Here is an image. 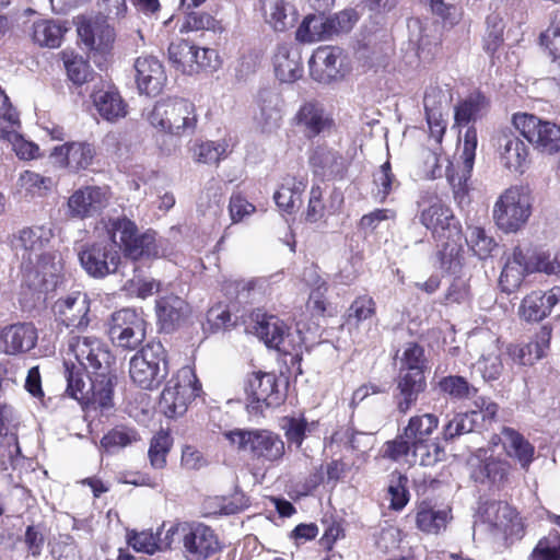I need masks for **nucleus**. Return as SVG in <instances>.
Listing matches in <instances>:
<instances>
[{
	"label": "nucleus",
	"instance_id": "nucleus-15",
	"mask_svg": "<svg viewBox=\"0 0 560 560\" xmlns=\"http://www.w3.org/2000/svg\"><path fill=\"white\" fill-rule=\"evenodd\" d=\"M82 268L93 278H104L115 273L120 264L119 248L107 241L84 246L79 253Z\"/></svg>",
	"mask_w": 560,
	"mask_h": 560
},
{
	"label": "nucleus",
	"instance_id": "nucleus-36",
	"mask_svg": "<svg viewBox=\"0 0 560 560\" xmlns=\"http://www.w3.org/2000/svg\"><path fill=\"white\" fill-rule=\"evenodd\" d=\"M187 313V303L178 296H165L160 299L156 303L159 323L166 332L173 331Z\"/></svg>",
	"mask_w": 560,
	"mask_h": 560
},
{
	"label": "nucleus",
	"instance_id": "nucleus-50",
	"mask_svg": "<svg viewBox=\"0 0 560 560\" xmlns=\"http://www.w3.org/2000/svg\"><path fill=\"white\" fill-rule=\"evenodd\" d=\"M488 105L487 98L480 93L470 94L465 101L455 107V121L458 125H466L477 116Z\"/></svg>",
	"mask_w": 560,
	"mask_h": 560
},
{
	"label": "nucleus",
	"instance_id": "nucleus-29",
	"mask_svg": "<svg viewBox=\"0 0 560 560\" xmlns=\"http://www.w3.org/2000/svg\"><path fill=\"white\" fill-rule=\"evenodd\" d=\"M534 266L520 247H515L506 258L501 271L499 285L503 292L512 293L522 284L525 275L533 272Z\"/></svg>",
	"mask_w": 560,
	"mask_h": 560
},
{
	"label": "nucleus",
	"instance_id": "nucleus-39",
	"mask_svg": "<svg viewBox=\"0 0 560 560\" xmlns=\"http://www.w3.org/2000/svg\"><path fill=\"white\" fill-rule=\"evenodd\" d=\"M92 97L98 114L107 121H115L126 116V104L118 92L97 91Z\"/></svg>",
	"mask_w": 560,
	"mask_h": 560
},
{
	"label": "nucleus",
	"instance_id": "nucleus-33",
	"mask_svg": "<svg viewBox=\"0 0 560 560\" xmlns=\"http://www.w3.org/2000/svg\"><path fill=\"white\" fill-rule=\"evenodd\" d=\"M483 345L485 348L479 360L476 362V368L485 381H495L503 371L502 351L498 339L493 336L486 335L483 337Z\"/></svg>",
	"mask_w": 560,
	"mask_h": 560
},
{
	"label": "nucleus",
	"instance_id": "nucleus-37",
	"mask_svg": "<svg viewBox=\"0 0 560 560\" xmlns=\"http://www.w3.org/2000/svg\"><path fill=\"white\" fill-rule=\"evenodd\" d=\"M307 180L303 176H284L279 189L273 196L277 206L280 209L290 212L298 202H301V196L305 190Z\"/></svg>",
	"mask_w": 560,
	"mask_h": 560
},
{
	"label": "nucleus",
	"instance_id": "nucleus-46",
	"mask_svg": "<svg viewBox=\"0 0 560 560\" xmlns=\"http://www.w3.org/2000/svg\"><path fill=\"white\" fill-rule=\"evenodd\" d=\"M160 535V533L153 534L148 530L140 533L130 530L127 533V542L137 552L153 555L156 551L170 549L168 546H164V537Z\"/></svg>",
	"mask_w": 560,
	"mask_h": 560
},
{
	"label": "nucleus",
	"instance_id": "nucleus-30",
	"mask_svg": "<svg viewBox=\"0 0 560 560\" xmlns=\"http://www.w3.org/2000/svg\"><path fill=\"white\" fill-rule=\"evenodd\" d=\"M551 339V329L547 326L540 328L535 338L525 345H512L508 348L511 359L521 365H533L546 355Z\"/></svg>",
	"mask_w": 560,
	"mask_h": 560
},
{
	"label": "nucleus",
	"instance_id": "nucleus-22",
	"mask_svg": "<svg viewBox=\"0 0 560 560\" xmlns=\"http://www.w3.org/2000/svg\"><path fill=\"white\" fill-rule=\"evenodd\" d=\"M500 163L512 172L523 173L528 165L529 151L525 142L512 130H502L495 138Z\"/></svg>",
	"mask_w": 560,
	"mask_h": 560
},
{
	"label": "nucleus",
	"instance_id": "nucleus-6",
	"mask_svg": "<svg viewBox=\"0 0 560 560\" xmlns=\"http://www.w3.org/2000/svg\"><path fill=\"white\" fill-rule=\"evenodd\" d=\"M200 390L201 385L194 370L190 366H183L166 382L159 408L167 418L180 417Z\"/></svg>",
	"mask_w": 560,
	"mask_h": 560
},
{
	"label": "nucleus",
	"instance_id": "nucleus-16",
	"mask_svg": "<svg viewBox=\"0 0 560 560\" xmlns=\"http://www.w3.org/2000/svg\"><path fill=\"white\" fill-rule=\"evenodd\" d=\"M52 237L50 229L45 226L24 228L13 235L12 249L21 260V270L32 269L35 260L43 255L44 248Z\"/></svg>",
	"mask_w": 560,
	"mask_h": 560
},
{
	"label": "nucleus",
	"instance_id": "nucleus-8",
	"mask_svg": "<svg viewBox=\"0 0 560 560\" xmlns=\"http://www.w3.org/2000/svg\"><path fill=\"white\" fill-rule=\"evenodd\" d=\"M530 214V196L522 186L505 189L494 202L492 210L497 226L504 233L517 232L527 223Z\"/></svg>",
	"mask_w": 560,
	"mask_h": 560
},
{
	"label": "nucleus",
	"instance_id": "nucleus-9",
	"mask_svg": "<svg viewBox=\"0 0 560 560\" xmlns=\"http://www.w3.org/2000/svg\"><path fill=\"white\" fill-rule=\"evenodd\" d=\"M418 206L420 223L431 231L438 241L459 238L460 225L452 209L435 194H421Z\"/></svg>",
	"mask_w": 560,
	"mask_h": 560
},
{
	"label": "nucleus",
	"instance_id": "nucleus-34",
	"mask_svg": "<svg viewBox=\"0 0 560 560\" xmlns=\"http://www.w3.org/2000/svg\"><path fill=\"white\" fill-rule=\"evenodd\" d=\"M266 22L277 32L293 27L298 20L295 8L285 0H262Z\"/></svg>",
	"mask_w": 560,
	"mask_h": 560
},
{
	"label": "nucleus",
	"instance_id": "nucleus-49",
	"mask_svg": "<svg viewBox=\"0 0 560 560\" xmlns=\"http://www.w3.org/2000/svg\"><path fill=\"white\" fill-rule=\"evenodd\" d=\"M62 59L67 74L74 84L81 85L92 79L93 71L82 56L63 51Z\"/></svg>",
	"mask_w": 560,
	"mask_h": 560
},
{
	"label": "nucleus",
	"instance_id": "nucleus-31",
	"mask_svg": "<svg viewBox=\"0 0 560 560\" xmlns=\"http://www.w3.org/2000/svg\"><path fill=\"white\" fill-rule=\"evenodd\" d=\"M313 172L324 178L342 177L347 170V161L337 151L319 147L310 158Z\"/></svg>",
	"mask_w": 560,
	"mask_h": 560
},
{
	"label": "nucleus",
	"instance_id": "nucleus-35",
	"mask_svg": "<svg viewBox=\"0 0 560 560\" xmlns=\"http://www.w3.org/2000/svg\"><path fill=\"white\" fill-rule=\"evenodd\" d=\"M501 436L508 456L516 459L522 468H528L534 459L535 447L513 428L504 427Z\"/></svg>",
	"mask_w": 560,
	"mask_h": 560
},
{
	"label": "nucleus",
	"instance_id": "nucleus-12",
	"mask_svg": "<svg viewBox=\"0 0 560 560\" xmlns=\"http://www.w3.org/2000/svg\"><path fill=\"white\" fill-rule=\"evenodd\" d=\"M513 125L539 152L555 154L560 151L559 125L526 113L515 114Z\"/></svg>",
	"mask_w": 560,
	"mask_h": 560
},
{
	"label": "nucleus",
	"instance_id": "nucleus-3",
	"mask_svg": "<svg viewBox=\"0 0 560 560\" xmlns=\"http://www.w3.org/2000/svg\"><path fill=\"white\" fill-rule=\"evenodd\" d=\"M109 235L108 243H112L124 250L125 255L133 260L141 257H170L171 253L163 247L162 241L156 244L155 233L147 231L139 233L136 223L127 218L109 220L107 224Z\"/></svg>",
	"mask_w": 560,
	"mask_h": 560
},
{
	"label": "nucleus",
	"instance_id": "nucleus-10",
	"mask_svg": "<svg viewBox=\"0 0 560 560\" xmlns=\"http://www.w3.org/2000/svg\"><path fill=\"white\" fill-rule=\"evenodd\" d=\"M75 25L79 39L88 49L89 56L102 67L114 48V27L103 15L78 16Z\"/></svg>",
	"mask_w": 560,
	"mask_h": 560
},
{
	"label": "nucleus",
	"instance_id": "nucleus-11",
	"mask_svg": "<svg viewBox=\"0 0 560 560\" xmlns=\"http://www.w3.org/2000/svg\"><path fill=\"white\" fill-rule=\"evenodd\" d=\"M68 355H72L78 366L92 370V374H113L110 366L115 361L108 347L93 336H71L68 340Z\"/></svg>",
	"mask_w": 560,
	"mask_h": 560
},
{
	"label": "nucleus",
	"instance_id": "nucleus-32",
	"mask_svg": "<svg viewBox=\"0 0 560 560\" xmlns=\"http://www.w3.org/2000/svg\"><path fill=\"white\" fill-rule=\"evenodd\" d=\"M296 125L304 129L307 137L319 135L330 126V118L322 104L315 101L305 102L295 115Z\"/></svg>",
	"mask_w": 560,
	"mask_h": 560
},
{
	"label": "nucleus",
	"instance_id": "nucleus-59",
	"mask_svg": "<svg viewBox=\"0 0 560 560\" xmlns=\"http://www.w3.org/2000/svg\"><path fill=\"white\" fill-rule=\"evenodd\" d=\"M138 440L139 435L135 429L117 427L103 436L101 444L106 451L112 452L131 445Z\"/></svg>",
	"mask_w": 560,
	"mask_h": 560
},
{
	"label": "nucleus",
	"instance_id": "nucleus-18",
	"mask_svg": "<svg viewBox=\"0 0 560 560\" xmlns=\"http://www.w3.org/2000/svg\"><path fill=\"white\" fill-rule=\"evenodd\" d=\"M62 271V256L57 252H46L35 260L32 269L23 272V278L30 289L43 292L56 288Z\"/></svg>",
	"mask_w": 560,
	"mask_h": 560
},
{
	"label": "nucleus",
	"instance_id": "nucleus-27",
	"mask_svg": "<svg viewBox=\"0 0 560 560\" xmlns=\"http://www.w3.org/2000/svg\"><path fill=\"white\" fill-rule=\"evenodd\" d=\"M276 77L285 83H292L303 75V65L300 49L288 43L277 45L273 57Z\"/></svg>",
	"mask_w": 560,
	"mask_h": 560
},
{
	"label": "nucleus",
	"instance_id": "nucleus-53",
	"mask_svg": "<svg viewBox=\"0 0 560 560\" xmlns=\"http://www.w3.org/2000/svg\"><path fill=\"white\" fill-rule=\"evenodd\" d=\"M425 368L424 349L415 342L407 343L400 359L399 371L424 374Z\"/></svg>",
	"mask_w": 560,
	"mask_h": 560
},
{
	"label": "nucleus",
	"instance_id": "nucleus-57",
	"mask_svg": "<svg viewBox=\"0 0 560 560\" xmlns=\"http://www.w3.org/2000/svg\"><path fill=\"white\" fill-rule=\"evenodd\" d=\"M375 191L374 197L383 202L387 196L398 186V182L392 172L390 163L387 161L374 173Z\"/></svg>",
	"mask_w": 560,
	"mask_h": 560
},
{
	"label": "nucleus",
	"instance_id": "nucleus-21",
	"mask_svg": "<svg viewBox=\"0 0 560 560\" xmlns=\"http://www.w3.org/2000/svg\"><path fill=\"white\" fill-rule=\"evenodd\" d=\"M56 319L69 328L89 325L90 299L86 293L74 291L59 298L52 305Z\"/></svg>",
	"mask_w": 560,
	"mask_h": 560
},
{
	"label": "nucleus",
	"instance_id": "nucleus-28",
	"mask_svg": "<svg viewBox=\"0 0 560 560\" xmlns=\"http://www.w3.org/2000/svg\"><path fill=\"white\" fill-rule=\"evenodd\" d=\"M558 303L560 287H553L546 292L534 291L523 299L520 313L528 322H539L547 317Z\"/></svg>",
	"mask_w": 560,
	"mask_h": 560
},
{
	"label": "nucleus",
	"instance_id": "nucleus-47",
	"mask_svg": "<svg viewBox=\"0 0 560 560\" xmlns=\"http://www.w3.org/2000/svg\"><path fill=\"white\" fill-rule=\"evenodd\" d=\"M304 280L312 288L308 298V307L323 315L326 312L325 294L328 290L327 282L317 275L314 268L305 270Z\"/></svg>",
	"mask_w": 560,
	"mask_h": 560
},
{
	"label": "nucleus",
	"instance_id": "nucleus-1",
	"mask_svg": "<svg viewBox=\"0 0 560 560\" xmlns=\"http://www.w3.org/2000/svg\"><path fill=\"white\" fill-rule=\"evenodd\" d=\"M164 546L182 551L186 560H207L221 549L214 530L196 521H177L165 530Z\"/></svg>",
	"mask_w": 560,
	"mask_h": 560
},
{
	"label": "nucleus",
	"instance_id": "nucleus-42",
	"mask_svg": "<svg viewBox=\"0 0 560 560\" xmlns=\"http://www.w3.org/2000/svg\"><path fill=\"white\" fill-rule=\"evenodd\" d=\"M287 325L273 315H265L257 323L256 334L269 348L279 349L287 335Z\"/></svg>",
	"mask_w": 560,
	"mask_h": 560
},
{
	"label": "nucleus",
	"instance_id": "nucleus-62",
	"mask_svg": "<svg viewBox=\"0 0 560 560\" xmlns=\"http://www.w3.org/2000/svg\"><path fill=\"white\" fill-rule=\"evenodd\" d=\"M486 24L487 31L483 37V47L488 52L493 54L503 43L504 22L499 14L492 13L488 15Z\"/></svg>",
	"mask_w": 560,
	"mask_h": 560
},
{
	"label": "nucleus",
	"instance_id": "nucleus-13",
	"mask_svg": "<svg viewBox=\"0 0 560 560\" xmlns=\"http://www.w3.org/2000/svg\"><path fill=\"white\" fill-rule=\"evenodd\" d=\"M245 392L247 408L256 413H261L267 408L278 407L284 399L279 389L277 376L272 373H253L247 378Z\"/></svg>",
	"mask_w": 560,
	"mask_h": 560
},
{
	"label": "nucleus",
	"instance_id": "nucleus-48",
	"mask_svg": "<svg viewBox=\"0 0 560 560\" xmlns=\"http://www.w3.org/2000/svg\"><path fill=\"white\" fill-rule=\"evenodd\" d=\"M478 415L471 412L456 413L448 422L443 427V439L451 441L463 434L475 431L478 427Z\"/></svg>",
	"mask_w": 560,
	"mask_h": 560
},
{
	"label": "nucleus",
	"instance_id": "nucleus-55",
	"mask_svg": "<svg viewBox=\"0 0 560 560\" xmlns=\"http://www.w3.org/2000/svg\"><path fill=\"white\" fill-rule=\"evenodd\" d=\"M466 242L472 253L480 259L489 257L497 246L493 238L488 236L485 230L479 226L468 229Z\"/></svg>",
	"mask_w": 560,
	"mask_h": 560
},
{
	"label": "nucleus",
	"instance_id": "nucleus-41",
	"mask_svg": "<svg viewBox=\"0 0 560 560\" xmlns=\"http://www.w3.org/2000/svg\"><path fill=\"white\" fill-rule=\"evenodd\" d=\"M417 526L428 534H438L446 527L448 522L447 510H436L427 502L419 504L416 515Z\"/></svg>",
	"mask_w": 560,
	"mask_h": 560
},
{
	"label": "nucleus",
	"instance_id": "nucleus-60",
	"mask_svg": "<svg viewBox=\"0 0 560 560\" xmlns=\"http://www.w3.org/2000/svg\"><path fill=\"white\" fill-rule=\"evenodd\" d=\"M441 392L456 399L472 397L477 389L466 378L457 375L445 376L439 382Z\"/></svg>",
	"mask_w": 560,
	"mask_h": 560
},
{
	"label": "nucleus",
	"instance_id": "nucleus-24",
	"mask_svg": "<svg viewBox=\"0 0 560 560\" xmlns=\"http://www.w3.org/2000/svg\"><path fill=\"white\" fill-rule=\"evenodd\" d=\"M96 155L95 147L86 141H72L55 147L50 156L60 166L78 173L88 170Z\"/></svg>",
	"mask_w": 560,
	"mask_h": 560
},
{
	"label": "nucleus",
	"instance_id": "nucleus-43",
	"mask_svg": "<svg viewBox=\"0 0 560 560\" xmlns=\"http://www.w3.org/2000/svg\"><path fill=\"white\" fill-rule=\"evenodd\" d=\"M295 36L302 43H313L329 38L327 16L323 12L307 15L299 26Z\"/></svg>",
	"mask_w": 560,
	"mask_h": 560
},
{
	"label": "nucleus",
	"instance_id": "nucleus-7",
	"mask_svg": "<svg viewBox=\"0 0 560 560\" xmlns=\"http://www.w3.org/2000/svg\"><path fill=\"white\" fill-rule=\"evenodd\" d=\"M222 434L232 447L240 452H249L258 459L276 462L284 455L283 441L271 431L236 428Z\"/></svg>",
	"mask_w": 560,
	"mask_h": 560
},
{
	"label": "nucleus",
	"instance_id": "nucleus-14",
	"mask_svg": "<svg viewBox=\"0 0 560 560\" xmlns=\"http://www.w3.org/2000/svg\"><path fill=\"white\" fill-rule=\"evenodd\" d=\"M112 192L107 186L89 185L74 190L67 201V214L73 219L100 215L110 203Z\"/></svg>",
	"mask_w": 560,
	"mask_h": 560
},
{
	"label": "nucleus",
	"instance_id": "nucleus-54",
	"mask_svg": "<svg viewBox=\"0 0 560 560\" xmlns=\"http://www.w3.org/2000/svg\"><path fill=\"white\" fill-rule=\"evenodd\" d=\"M171 446L172 438L165 431H160L152 438L148 455L153 468L162 469L166 465V456Z\"/></svg>",
	"mask_w": 560,
	"mask_h": 560
},
{
	"label": "nucleus",
	"instance_id": "nucleus-5",
	"mask_svg": "<svg viewBox=\"0 0 560 560\" xmlns=\"http://www.w3.org/2000/svg\"><path fill=\"white\" fill-rule=\"evenodd\" d=\"M132 382L142 389L160 387L168 374L167 353L161 341H150L129 361Z\"/></svg>",
	"mask_w": 560,
	"mask_h": 560
},
{
	"label": "nucleus",
	"instance_id": "nucleus-61",
	"mask_svg": "<svg viewBox=\"0 0 560 560\" xmlns=\"http://www.w3.org/2000/svg\"><path fill=\"white\" fill-rule=\"evenodd\" d=\"M527 560H560V535L550 533L540 538Z\"/></svg>",
	"mask_w": 560,
	"mask_h": 560
},
{
	"label": "nucleus",
	"instance_id": "nucleus-40",
	"mask_svg": "<svg viewBox=\"0 0 560 560\" xmlns=\"http://www.w3.org/2000/svg\"><path fill=\"white\" fill-rule=\"evenodd\" d=\"M67 30L54 20H39L33 23L32 38L42 47L56 48L61 45Z\"/></svg>",
	"mask_w": 560,
	"mask_h": 560
},
{
	"label": "nucleus",
	"instance_id": "nucleus-58",
	"mask_svg": "<svg viewBox=\"0 0 560 560\" xmlns=\"http://www.w3.org/2000/svg\"><path fill=\"white\" fill-rule=\"evenodd\" d=\"M375 315V302L371 296L362 295L357 298L348 310L347 323L350 326L371 319Z\"/></svg>",
	"mask_w": 560,
	"mask_h": 560
},
{
	"label": "nucleus",
	"instance_id": "nucleus-4",
	"mask_svg": "<svg viewBox=\"0 0 560 560\" xmlns=\"http://www.w3.org/2000/svg\"><path fill=\"white\" fill-rule=\"evenodd\" d=\"M148 120L159 131L180 138L195 132L198 114L195 104L188 100L163 98L148 113Z\"/></svg>",
	"mask_w": 560,
	"mask_h": 560
},
{
	"label": "nucleus",
	"instance_id": "nucleus-44",
	"mask_svg": "<svg viewBox=\"0 0 560 560\" xmlns=\"http://www.w3.org/2000/svg\"><path fill=\"white\" fill-rule=\"evenodd\" d=\"M439 425V419L432 413L413 416L409 419L405 428V435L411 439L412 443L428 441V438Z\"/></svg>",
	"mask_w": 560,
	"mask_h": 560
},
{
	"label": "nucleus",
	"instance_id": "nucleus-23",
	"mask_svg": "<svg viewBox=\"0 0 560 560\" xmlns=\"http://www.w3.org/2000/svg\"><path fill=\"white\" fill-rule=\"evenodd\" d=\"M257 109L254 119L262 132H273L280 128L283 118L284 101L275 89H262L256 98Z\"/></svg>",
	"mask_w": 560,
	"mask_h": 560
},
{
	"label": "nucleus",
	"instance_id": "nucleus-19",
	"mask_svg": "<svg viewBox=\"0 0 560 560\" xmlns=\"http://www.w3.org/2000/svg\"><path fill=\"white\" fill-rule=\"evenodd\" d=\"M217 52L209 48H199L187 40L171 43L168 47L170 61L183 72L192 73L199 69L214 68L212 59Z\"/></svg>",
	"mask_w": 560,
	"mask_h": 560
},
{
	"label": "nucleus",
	"instance_id": "nucleus-56",
	"mask_svg": "<svg viewBox=\"0 0 560 560\" xmlns=\"http://www.w3.org/2000/svg\"><path fill=\"white\" fill-rule=\"evenodd\" d=\"M109 338L118 347L136 349L145 338V323L133 327H122L108 332Z\"/></svg>",
	"mask_w": 560,
	"mask_h": 560
},
{
	"label": "nucleus",
	"instance_id": "nucleus-64",
	"mask_svg": "<svg viewBox=\"0 0 560 560\" xmlns=\"http://www.w3.org/2000/svg\"><path fill=\"white\" fill-rule=\"evenodd\" d=\"M183 30L221 32L222 27L219 22L209 13L202 11H192L187 14Z\"/></svg>",
	"mask_w": 560,
	"mask_h": 560
},
{
	"label": "nucleus",
	"instance_id": "nucleus-51",
	"mask_svg": "<svg viewBox=\"0 0 560 560\" xmlns=\"http://www.w3.org/2000/svg\"><path fill=\"white\" fill-rule=\"evenodd\" d=\"M445 456L444 450L433 442H419L412 443V462L411 464H419L421 466L431 467L441 462Z\"/></svg>",
	"mask_w": 560,
	"mask_h": 560
},
{
	"label": "nucleus",
	"instance_id": "nucleus-17",
	"mask_svg": "<svg viewBox=\"0 0 560 560\" xmlns=\"http://www.w3.org/2000/svg\"><path fill=\"white\" fill-rule=\"evenodd\" d=\"M311 77L319 83H330L342 79L349 72L347 57L338 47L322 46L308 61Z\"/></svg>",
	"mask_w": 560,
	"mask_h": 560
},
{
	"label": "nucleus",
	"instance_id": "nucleus-20",
	"mask_svg": "<svg viewBox=\"0 0 560 560\" xmlns=\"http://www.w3.org/2000/svg\"><path fill=\"white\" fill-rule=\"evenodd\" d=\"M450 102L451 94L447 89L431 85L425 90L423 106L427 122L430 136L436 142H441L446 129L447 120L445 116H447Z\"/></svg>",
	"mask_w": 560,
	"mask_h": 560
},
{
	"label": "nucleus",
	"instance_id": "nucleus-26",
	"mask_svg": "<svg viewBox=\"0 0 560 560\" xmlns=\"http://www.w3.org/2000/svg\"><path fill=\"white\" fill-rule=\"evenodd\" d=\"M135 70L140 93L154 96L162 91L166 82V74L158 58L153 56L138 57L135 62Z\"/></svg>",
	"mask_w": 560,
	"mask_h": 560
},
{
	"label": "nucleus",
	"instance_id": "nucleus-63",
	"mask_svg": "<svg viewBox=\"0 0 560 560\" xmlns=\"http://www.w3.org/2000/svg\"><path fill=\"white\" fill-rule=\"evenodd\" d=\"M412 441L406 438L405 433L384 445V456L396 462H412Z\"/></svg>",
	"mask_w": 560,
	"mask_h": 560
},
{
	"label": "nucleus",
	"instance_id": "nucleus-45",
	"mask_svg": "<svg viewBox=\"0 0 560 560\" xmlns=\"http://www.w3.org/2000/svg\"><path fill=\"white\" fill-rule=\"evenodd\" d=\"M509 471L510 464L506 460L489 457L474 470L472 477L480 482L488 480L492 483H501L506 479Z\"/></svg>",
	"mask_w": 560,
	"mask_h": 560
},
{
	"label": "nucleus",
	"instance_id": "nucleus-25",
	"mask_svg": "<svg viewBox=\"0 0 560 560\" xmlns=\"http://www.w3.org/2000/svg\"><path fill=\"white\" fill-rule=\"evenodd\" d=\"M37 342V330L31 323H16L0 330V352L16 355L28 352Z\"/></svg>",
	"mask_w": 560,
	"mask_h": 560
},
{
	"label": "nucleus",
	"instance_id": "nucleus-38",
	"mask_svg": "<svg viewBox=\"0 0 560 560\" xmlns=\"http://www.w3.org/2000/svg\"><path fill=\"white\" fill-rule=\"evenodd\" d=\"M232 149L231 138H222L215 141L207 140L194 145L192 156L198 163L218 164L230 155Z\"/></svg>",
	"mask_w": 560,
	"mask_h": 560
},
{
	"label": "nucleus",
	"instance_id": "nucleus-52",
	"mask_svg": "<svg viewBox=\"0 0 560 560\" xmlns=\"http://www.w3.org/2000/svg\"><path fill=\"white\" fill-rule=\"evenodd\" d=\"M18 185L32 197L44 196L52 188L54 180L33 171H24L19 176Z\"/></svg>",
	"mask_w": 560,
	"mask_h": 560
},
{
	"label": "nucleus",
	"instance_id": "nucleus-2",
	"mask_svg": "<svg viewBox=\"0 0 560 560\" xmlns=\"http://www.w3.org/2000/svg\"><path fill=\"white\" fill-rule=\"evenodd\" d=\"M66 393L81 405L93 406L102 410L113 407L114 374H93L84 380L83 368L78 366L71 359L63 362Z\"/></svg>",
	"mask_w": 560,
	"mask_h": 560
}]
</instances>
